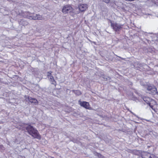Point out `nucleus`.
<instances>
[{"instance_id":"f257e3e1","label":"nucleus","mask_w":158,"mask_h":158,"mask_svg":"<svg viewBox=\"0 0 158 158\" xmlns=\"http://www.w3.org/2000/svg\"><path fill=\"white\" fill-rule=\"evenodd\" d=\"M26 124L28 125L25 128L28 134L34 139H37L39 140L41 139V135L38 130L30 124Z\"/></svg>"},{"instance_id":"f03ea898","label":"nucleus","mask_w":158,"mask_h":158,"mask_svg":"<svg viewBox=\"0 0 158 158\" xmlns=\"http://www.w3.org/2000/svg\"><path fill=\"white\" fill-rule=\"evenodd\" d=\"M111 26L115 31H119L123 28V25L119 24L116 23H113L112 21L110 20Z\"/></svg>"},{"instance_id":"7ed1b4c3","label":"nucleus","mask_w":158,"mask_h":158,"mask_svg":"<svg viewBox=\"0 0 158 158\" xmlns=\"http://www.w3.org/2000/svg\"><path fill=\"white\" fill-rule=\"evenodd\" d=\"M73 10V8L71 5H66L63 6L62 12L64 14H66L72 12Z\"/></svg>"},{"instance_id":"20e7f679","label":"nucleus","mask_w":158,"mask_h":158,"mask_svg":"<svg viewBox=\"0 0 158 158\" xmlns=\"http://www.w3.org/2000/svg\"><path fill=\"white\" fill-rule=\"evenodd\" d=\"M147 89L150 92V93L153 95L158 94L157 88L154 85H147Z\"/></svg>"},{"instance_id":"39448f33","label":"nucleus","mask_w":158,"mask_h":158,"mask_svg":"<svg viewBox=\"0 0 158 158\" xmlns=\"http://www.w3.org/2000/svg\"><path fill=\"white\" fill-rule=\"evenodd\" d=\"M140 155L142 158H157L154 155L146 152H141Z\"/></svg>"},{"instance_id":"423d86ee","label":"nucleus","mask_w":158,"mask_h":158,"mask_svg":"<svg viewBox=\"0 0 158 158\" xmlns=\"http://www.w3.org/2000/svg\"><path fill=\"white\" fill-rule=\"evenodd\" d=\"M78 102L81 106L83 107L86 109L89 110H91L92 109L89 102L86 101H81L80 100H79Z\"/></svg>"},{"instance_id":"0eeeda50","label":"nucleus","mask_w":158,"mask_h":158,"mask_svg":"<svg viewBox=\"0 0 158 158\" xmlns=\"http://www.w3.org/2000/svg\"><path fill=\"white\" fill-rule=\"evenodd\" d=\"M27 18L30 19L36 20H42L43 19L42 16L40 15L36 14L34 15L27 16Z\"/></svg>"},{"instance_id":"6e6552de","label":"nucleus","mask_w":158,"mask_h":158,"mask_svg":"<svg viewBox=\"0 0 158 158\" xmlns=\"http://www.w3.org/2000/svg\"><path fill=\"white\" fill-rule=\"evenodd\" d=\"M79 10L81 11H84L87 8V6L86 4H81L78 6Z\"/></svg>"},{"instance_id":"1a4fd4ad","label":"nucleus","mask_w":158,"mask_h":158,"mask_svg":"<svg viewBox=\"0 0 158 158\" xmlns=\"http://www.w3.org/2000/svg\"><path fill=\"white\" fill-rule=\"evenodd\" d=\"M27 99L31 103H34L35 105H37L38 104V101L35 98L28 96Z\"/></svg>"},{"instance_id":"9d476101","label":"nucleus","mask_w":158,"mask_h":158,"mask_svg":"<svg viewBox=\"0 0 158 158\" xmlns=\"http://www.w3.org/2000/svg\"><path fill=\"white\" fill-rule=\"evenodd\" d=\"M49 78L50 81L51 82V84L54 85L56 87L57 83L56 81L54 80L53 77V76H51Z\"/></svg>"},{"instance_id":"9b49d317","label":"nucleus","mask_w":158,"mask_h":158,"mask_svg":"<svg viewBox=\"0 0 158 158\" xmlns=\"http://www.w3.org/2000/svg\"><path fill=\"white\" fill-rule=\"evenodd\" d=\"M72 92L77 96H79L82 94L81 92L78 90H73Z\"/></svg>"},{"instance_id":"f8f14e48","label":"nucleus","mask_w":158,"mask_h":158,"mask_svg":"<svg viewBox=\"0 0 158 158\" xmlns=\"http://www.w3.org/2000/svg\"><path fill=\"white\" fill-rule=\"evenodd\" d=\"M52 72L51 71H50L48 72L47 73V77L49 78V77H51V76H52Z\"/></svg>"},{"instance_id":"ddd939ff","label":"nucleus","mask_w":158,"mask_h":158,"mask_svg":"<svg viewBox=\"0 0 158 158\" xmlns=\"http://www.w3.org/2000/svg\"><path fill=\"white\" fill-rule=\"evenodd\" d=\"M148 104L149 105V106L153 110H154L155 112H156V111L155 109V108H153V106L150 103H148Z\"/></svg>"},{"instance_id":"4468645a","label":"nucleus","mask_w":158,"mask_h":158,"mask_svg":"<svg viewBox=\"0 0 158 158\" xmlns=\"http://www.w3.org/2000/svg\"><path fill=\"white\" fill-rule=\"evenodd\" d=\"M104 2L106 3H108L110 2V0H102Z\"/></svg>"},{"instance_id":"2eb2a0df","label":"nucleus","mask_w":158,"mask_h":158,"mask_svg":"<svg viewBox=\"0 0 158 158\" xmlns=\"http://www.w3.org/2000/svg\"><path fill=\"white\" fill-rule=\"evenodd\" d=\"M97 156L99 157H101L102 156V155L100 153H97Z\"/></svg>"},{"instance_id":"dca6fc26","label":"nucleus","mask_w":158,"mask_h":158,"mask_svg":"<svg viewBox=\"0 0 158 158\" xmlns=\"http://www.w3.org/2000/svg\"><path fill=\"white\" fill-rule=\"evenodd\" d=\"M1 81V79H0V81Z\"/></svg>"}]
</instances>
